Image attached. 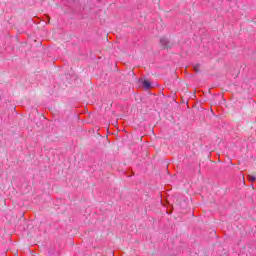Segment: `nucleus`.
I'll return each instance as SVG.
<instances>
[{
	"instance_id": "obj_2",
	"label": "nucleus",
	"mask_w": 256,
	"mask_h": 256,
	"mask_svg": "<svg viewBox=\"0 0 256 256\" xmlns=\"http://www.w3.org/2000/svg\"><path fill=\"white\" fill-rule=\"evenodd\" d=\"M248 181H251V183H255L256 177H255V176L248 175Z\"/></svg>"
},
{
	"instance_id": "obj_4",
	"label": "nucleus",
	"mask_w": 256,
	"mask_h": 256,
	"mask_svg": "<svg viewBox=\"0 0 256 256\" xmlns=\"http://www.w3.org/2000/svg\"><path fill=\"white\" fill-rule=\"evenodd\" d=\"M160 42L162 43V45H165V43H167V40H165L164 38H162V39L160 40Z\"/></svg>"
},
{
	"instance_id": "obj_3",
	"label": "nucleus",
	"mask_w": 256,
	"mask_h": 256,
	"mask_svg": "<svg viewBox=\"0 0 256 256\" xmlns=\"http://www.w3.org/2000/svg\"><path fill=\"white\" fill-rule=\"evenodd\" d=\"M201 67V65L200 64H195L194 65V71H195V73H199V68Z\"/></svg>"
},
{
	"instance_id": "obj_1",
	"label": "nucleus",
	"mask_w": 256,
	"mask_h": 256,
	"mask_svg": "<svg viewBox=\"0 0 256 256\" xmlns=\"http://www.w3.org/2000/svg\"><path fill=\"white\" fill-rule=\"evenodd\" d=\"M142 87H143V89H151V82H149V80H144L143 82H142Z\"/></svg>"
},
{
	"instance_id": "obj_5",
	"label": "nucleus",
	"mask_w": 256,
	"mask_h": 256,
	"mask_svg": "<svg viewBox=\"0 0 256 256\" xmlns=\"http://www.w3.org/2000/svg\"><path fill=\"white\" fill-rule=\"evenodd\" d=\"M47 18H48V23H49V21H51V17H49V15H47Z\"/></svg>"
}]
</instances>
